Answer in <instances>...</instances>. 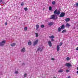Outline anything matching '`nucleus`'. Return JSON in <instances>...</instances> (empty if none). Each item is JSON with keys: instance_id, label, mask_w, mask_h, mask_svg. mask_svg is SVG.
Masks as SVG:
<instances>
[{"instance_id": "f257e3e1", "label": "nucleus", "mask_w": 78, "mask_h": 78, "mask_svg": "<svg viewBox=\"0 0 78 78\" xmlns=\"http://www.w3.org/2000/svg\"><path fill=\"white\" fill-rule=\"evenodd\" d=\"M57 11H58L57 9H56L55 10V11L54 12V13L55 15L56 16V14H57V15H59V14H60V11L59 10H58L57 12Z\"/></svg>"}, {"instance_id": "f03ea898", "label": "nucleus", "mask_w": 78, "mask_h": 78, "mask_svg": "<svg viewBox=\"0 0 78 78\" xmlns=\"http://www.w3.org/2000/svg\"><path fill=\"white\" fill-rule=\"evenodd\" d=\"M51 19H58V16L57 15L54 14L51 16Z\"/></svg>"}, {"instance_id": "7ed1b4c3", "label": "nucleus", "mask_w": 78, "mask_h": 78, "mask_svg": "<svg viewBox=\"0 0 78 78\" xmlns=\"http://www.w3.org/2000/svg\"><path fill=\"white\" fill-rule=\"evenodd\" d=\"M6 43V41H3L0 42V46H3Z\"/></svg>"}, {"instance_id": "20e7f679", "label": "nucleus", "mask_w": 78, "mask_h": 78, "mask_svg": "<svg viewBox=\"0 0 78 78\" xmlns=\"http://www.w3.org/2000/svg\"><path fill=\"white\" fill-rule=\"evenodd\" d=\"M65 16V13L62 12L60 14L59 17H64Z\"/></svg>"}, {"instance_id": "39448f33", "label": "nucleus", "mask_w": 78, "mask_h": 78, "mask_svg": "<svg viewBox=\"0 0 78 78\" xmlns=\"http://www.w3.org/2000/svg\"><path fill=\"white\" fill-rule=\"evenodd\" d=\"M38 41L39 40H37L34 41V42L33 45H34V46H35V45H37Z\"/></svg>"}, {"instance_id": "423d86ee", "label": "nucleus", "mask_w": 78, "mask_h": 78, "mask_svg": "<svg viewBox=\"0 0 78 78\" xmlns=\"http://www.w3.org/2000/svg\"><path fill=\"white\" fill-rule=\"evenodd\" d=\"M43 49V48H38L37 49V51H42V50Z\"/></svg>"}, {"instance_id": "0eeeda50", "label": "nucleus", "mask_w": 78, "mask_h": 78, "mask_svg": "<svg viewBox=\"0 0 78 78\" xmlns=\"http://www.w3.org/2000/svg\"><path fill=\"white\" fill-rule=\"evenodd\" d=\"M65 66H67V67H70L71 66V64L69 63H67L66 64Z\"/></svg>"}, {"instance_id": "6e6552de", "label": "nucleus", "mask_w": 78, "mask_h": 78, "mask_svg": "<svg viewBox=\"0 0 78 78\" xmlns=\"http://www.w3.org/2000/svg\"><path fill=\"white\" fill-rule=\"evenodd\" d=\"M48 44L50 47H51L52 46V44L50 41H48Z\"/></svg>"}, {"instance_id": "1a4fd4ad", "label": "nucleus", "mask_w": 78, "mask_h": 78, "mask_svg": "<svg viewBox=\"0 0 78 78\" xmlns=\"http://www.w3.org/2000/svg\"><path fill=\"white\" fill-rule=\"evenodd\" d=\"M70 20V18H66L65 20V21H66V22H69Z\"/></svg>"}, {"instance_id": "9d476101", "label": "nucleus", "mask_w": 78, "mask_h": 78, "mask_svg": "<svg viewBox=\"0 0 78 78\" xmlns=\"http://www.w3.org/2000/svg\"><path fill=\"white\" fill-rule=\"evenodd\" d=\"M53 23L52 22H51L50 23H49L48 24V25H49V26H51V25H53Z\"/></svg>"}, {"instance_id": "9b49d317", "label": "nucleus", "mask_w": 78, "mask_h": 78, "mask_svg": "<svg viewBox=\"0 0 78 78\" xmlns=\"http://www.w3.org/2000/svg\"><path fill=\"white\" fill-rule=\"evenodd\" d=\"M21 51L22 52H25V48H23L21 50Z\"/></svg>"}, {"instance_id": "f8f14e48", "label": "nucleus", "mask_w": 78, "mask_h": 78, "mask_svg": "<svg viewBox=\"0 0 78 78\" xmlns=\"http://www.w3.org/2000/svg\"><path fill=\"white\" fill-rule=\"evenodd\" d=\"M60 47H59V45H57V51H59V48Z\"/></svg>"}, {"instance_id": "ddd939ff", "label": "nucleus", "mask_w": 78, "mask_h": 78, "mask_svg": "<svg viewBox=\"0 0 78 78\" xmlns=\"http://www.w3.org/2000/svg\"><path fill=\"white\" fill-rule=\"evenodd\" d=\"M36 30H37L39 29V25L37 24L36 25Z\"/></svg>"}, {"instance_id": "4468645a", "label": "nucleus", "mask_w": 78, "mask_h": 78, "mask_svg": "<svg viewBox=\"0 0 78 78\" xmlns=\"http://www.w3.org/2000/svg\"><path fill=\"white\" fill-rule=\"evenodd\" d=\"M65 28V27L64 26V25H62L61 27V29L63 30V29H64Z\"/></svg>"}, {"instance_id": "2eb2a0df", "label": "nucleus", "mask_w": 78, "mask_h": 78, "mask_svg": "<svg viewBox=\"0 0 78 78\" xmlns=\"http://www.w3.org/2000/svg\"><path fill=\"white\" fill-rule=\"evenodd\" d=\"M10 45L12 47H14V46H15L16 45V43H13L12 44H11Z\"/></svg>"}, {"instance_id": "dca6fc26", "label": "nucleus", "mask_w": 78, "mask_h": 78, "mask_svg": "<svg viewBox=\"0 0 78 78\" xmlns=\"http://www.w3.org/2000/svg\"><path fill=\"white\" fill-rule=\"evenodd\" d=\"M58 32H60V31H61V27H59L58 28Z\"/></svg>"}, {"instance_id": "f3484780", "label": "nucleus", "mask_w": 78, "mask_h": 78, "mask_svg": "<svg viewBox=\"0 0 78 78\" xmlns=\"http://www.w3.org/2000/svg\"><path fill=\"white\" fill-rule=\"evenodd\" d=\"M28 44L29 45H31V42L30 41H29L28 42Z\"/></svg>"}, {"instance_id": "a211bd4d", "label": "nucleus", "mask_w": 78, "mask_h": 78, "mask_svg": "<svg viewBox=\"0 0 78 78\" xmlns=\"http://www.w3.org/2000/svg\"><path fill=\"white\" fill-rule=\"evenodd\" d=\"M63 69H62L58 70V72L59 73H61V72H63Z\"/></svg>"}, {"instance_id": "6ab92c4d", "label": "nucleus", "mask_w": 78, "mask_h": 78, "mask_svg": "<svg viewBox=\"0 0 78 78\" xmlns=\"http://www.w3.org/2000/svg\"><path fill=\"white\" fill-rule=\"evenodd\" d=\"M66 27H70V24H69L68 23H67L66 24Z\"/></svg>"}, {"instance_id": "aec40b11", "label": "nucleus", "mask_w": 78, "mask_h": 78, "mask_svg": "<svg viewBox=\"0 0 78 78\" xmlns=\"http://www.w3.org/2000/svg\"><path fill=\"white\" fill-rule=\"evenodd\" d=\"M41 28H44L45 27V26L44 25H41Z\"/></svg>"}, {"instance_id": "412c9836", "label": "nucleus", "mask_w": 78, "mask_h": 78, "mask_svg": "<svg viewBox=\"0 0 78 78\" xmlns=\"http://www.w3.org/2000/svg\"><path fill=\"white\" fill-rule=\"evenodd\" d=\"M49 37L50 38H51L52 39H53V38H54V36H53V35H52L51 37Z\"/></svg>"}, {"instance_id": "4be33fe9", "label": "nucleus", "mask_w": 78, "mask_h": 78, "mask_svg": "<svg viewBox=\"0 0 78 78\" xmlns=\"http://www.w3.org/2000/svg\"><path fill=\"white\" fill-rule=\"evenodd\" d=\"M35 35L36 37H38V34L37 33H36Z\"/></svg>"}, {"instance_id": "5701e85b", "label": "nucleus", "mask_w": 78, "mask_h": 78, "mask_svg": "<svg viewBox=\"0 0 78 78\" xmlns=\"http://www.w3.org/2000/svg\"><path fill=\"white\" fill-rule=\"evenodd\" d=\"M49 10L50 11H51V10L52 9V8H51V7H50V6L49 8Z\"/></svg>"}, {"instance_id": "b1692460", "label": "nucleus", "mask_w": 78, "mask_h": 78, "mask_svg": "<svg viewBox=\"0 0 78 78\" xmlns=\"http://www.w3.org/2000/svg\"><path fill=\"white\" fill-rule=\"evenodd\" d=\"M52 5H55V1H54L52 2Z\"/></svg>"}, {"instance_id": "393cba45", "label": "nucleus", "mask_w": 78, "mask_h": 78, "mask_svg": "<svg viewBox=\"0 0 78 78\" xmlns=\"http://www.w3.org/2000/svg\"><path fill=\"white\" fill-rule=\"evenodd\" d=\"M66 31V30H63L62 32V33H65Z\"/></svg>"}, {"instance_id": "a878e982", "label": "nucleus", "mask_w": 78, "mask_h": 78, "mask_svg": "<svg viewBox=\"0 0 78 78\" xmlns=\"http://www.w3.org/2000/svg\"><path fill=\"white\" fill-rule=\"evenodd\" d=\"M66 60L67 61H69L70 60V58L69 57H67L66 58Z\"/></svg>"}, {"instance_id": "bb28decb", "label": "nucleus", "mask_w": 78, "mask_h": 78, "mask_svg": "<svg viewBox=\"0 0 78 78\" xmlns=\"http://www.w3.org/2000/svg\"><path fill=\"white\" fill-rule=\"evenodd\" d=\"M24 9L25 11H27V10H28V9H27V7L24 8Z\"/></svg>"}, {"instance_id": "cd10ccee", "label": "nucleus", "mask_w": 78, "mask_h": 78, "mask_svg": "<svg viewBox=\"0 0 78 78\" xmlns=\"http://www.w3.org/2000/svg\"><path fill=\"white\" fill-rule=\"evenodd\" d=\"M62 45V43H60L59 44V46H61Z\"/></svg>"}, {"instance_id": "c85d7f7f", "label": "nucleus", "mask_w": 78, "mask_h": 78, "mask_svg": "<svg viewBox=\"0 0 78 78\" xmlns=\"http://www.w3.org/2000/svg\"><path fill=\"white\" fill-rule=\"evenodd\" d=\"M27 75V74L26 73H25L24 74V77H26Z\"/></svg>"}, {"instance_id": "c756f323", "label": "nucleus", "mask_w": 78, "mask_h": 78, "mask_svg": "<svg viewBox=\"0 0 78 78\" xmlns=\"http://www.w3.org/2000/svg\"><path fill=\"white\" fill-rule=\"evenodd\" d=\"M27 27H26L24 28V30H27Z\"/></svg>"}, {"instance_id": "7c9ffc66", "label": "nucleus", "mask_w": 78, "mask_h": 78, "mask_svg": "<svg viewBox=\"0 0 78 78\" xmlns=\"http://www.w3.org/2000/svg\"><path fill=\"white\" fill-rule=\"evenodd\" d=\"M15 73H16V74H18L19 73V72H18V71H16L15 72Z\"/></svg>"}, {"instance_id": "2f4dec72", "label": "nucleus", "mask_w": 78, "mask_h": 78, "mask_svg": "<svg viewBox=\"0 0 78 78\" xmlns=\"http://www.w3.org/2000/svg\"><path fill=\"white\" fill-rule=\"evenodd\" d=\"M21 5L22 6H23L24 5V3H22V4H21Z\"/></svg>"}, {"instance_id": "473e14b6", "label": "nucleus", "mask_w": 78, "mask_h": 78, "mask_svg": "<svg viewBox=\"0 0 78 78\" xmlns=\"http://www.w3.org/2000/svg\"><path fill=\"white\" fill-rule=\"evenodd\" d=\"M5 24L6 26L7 25H8V23H7V22H6L5 23Z\"/></svg>"}, {"instance_id": "72a5a7b5", "label": "nucleus", "mask_w": 78, "mask_h": 78, "mask_svg": "<svg viewBox=\"0 0 78 78\" xmlns=\"http://www.w3.org/2000/svg\"><path fill=\"white\" fill-rule=\"evenodd\" d=\"M76 6H78V2L76 4Z\"/></svg>"}, {"instance_id": "f704fd0d", "label": "nucleus", "mask_w": 78, "mask_h": 78, "mask_svg": "<svg viewBox=\"0 0 78 78\" xmlns=\"http://www.w3.org/2000/svg\"><path fill=\"white\" fill-rule=\"evenodd\" d=\"M66 72L67 73H68V72H69V70H66Z\"/></svg>"}, {"instance_id": "c9c22d12", "label": "nucleus", "mask_w": 78, "mask_h": 78, "mask_svg": "<svg viewBox=\"0 0 78 78\" xmlns=\"http://www.w3.org/2000/svg\"><path fill=\"white\" fill-rule=\"evenodd\" d=\"M3 0H0V3H2V2Z\"/></svg>"}, {"instance_id": "e433bc0d", "label": "nucleus", "mask_w": 78, "mask_h": 78, "mask_svg": "<svg viewBox=\"0 0 78 78\" xmlns=\"http://www.w3.org/2000/svg\"><path fill=\"white\" fill-rule=\"evenodd\" d=\"M51 59L52 60H55V58H51Z\"/></svg>"}, {"instance_id": "4c0bfd02", "label": "nucleus", "mask_w": 78, "mask_h": 78, "mask_svg": "<svg viewBox=\"0 0 78 78\" xmlns=\"http://www.w3.org/2000/svg\"><path fill=\"white\" fill-rule=\"evenodd\" d=\"M76 50H78V47H77L76 49Z\"/></svg>"}, {"instance_id": "58836bf2", "label": "nucleus", "mask_w": 78, "mask_h": 78, "mask_svg": "<svg viewBox=\"0 0 78 78\" xmlns=\"http://www.w3.org/2000/svg\"><path fill=\"white\" fill-rule=\"evenodd\" d=\"M55 41V40H54L53 39H51V41Z\"/></svg>"}, {"instance_id": "ea45409f", "label": "nucleus", "mask_w": 78, "mask_h": 78, "mask_svg": "<svg viewBox=\"0 0 78 78\" xmlns=\"http://www.w3.org/2000/svg\"><path fill=\"white\" fill-rule=\"evenodd\" d=\"M67 78H70V76H69Z\"/></svg>"}, {"instance_id": "a19ab883", "label": "nucleus", "mask_w": 78, "mask_h": 78, "mask_svg": "<svg viewBox=\"0 0 78 78\" xmlns=\"http://www.w3.org/2000/svg\"><path fill=\"white\" fill-rule=\"evenodd\" d=\"M77 73H78V71H77L76 72Z\"/></svg>"}, {"instance_id": "79ce46f5", "label": "nucleus", "mask_w": 78, "mask_h": 78, "mask_svg": "<svg viewBox=\"0 0 78 78\" xmlns=\"http://www.w3.org/2000/svg\"><path fill=\"white\" fill-rule=\"evenodd\" d=\"M24 64H25L24 63H23L22 65H23Z\"/></svg>"}, {"instance_id": "37998d69", "label": "nucleus", "mask_w": 78, "mask_h": 78, "mask_svg": "<svg viewBox=\"0 0 78 78\" xmlns=\"http://www.w3.org/2000/svg\"><path fill=\"white\" fill-rule=\"evenodd\" d=\"M54 78H56V77H54Z\"/></svg>"}, {"instance_id": "c03bdc74", "label": "nucleus", "mask_w": 78, "mask_h": 78, "mask_svg": "<svg viewBox=\"0 0 78 78\" xmlns=\"http://www.w3.org/2000/svg\"><path fill=\"white\" fill-rule=\"evenodd\" d=\"M77 70H78V67H77Z\"/></svg>"}]
</instances>
